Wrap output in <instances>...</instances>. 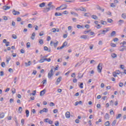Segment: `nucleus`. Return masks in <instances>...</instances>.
Masks as SVG:
<instances>
[{"instance_id": "44", "label": "nucleus", "mask_w": 126, "mask_h": 126, "mask_svg": "<svg viewBox=\"0 0 126 126\" xmlns=\"http://www.w3.org/2000/svg\"><path fill=\"white\" fill-rule=\"evenodd\" d=\"M1 66L2 67H5V63L4 62H2L1 63Z\"/></svg>"}, {"instance_id": "45", "label": "nucleus", "mask_w": 126, "mask_h": 126, "mask_svg": "<svg viewBox=\"0 0 126 126\" xmlns=\"http://www.w3.org/2000/svg\"><path fill=\"white\" fill-rule=\"evenodd\" d=\"M34 29H35V30L36 31H37V30H38V29H39V27H38V26L35 25V26H34Z\"/></svg>"}, {"instance_id": "16", "label": "nucleus", "mask_w": 126, "mask_h": 126, "mask_svg": "<svg viewBox=\"0 0 126 126\" xmlns=\"http://www.w3.org/2000/svg\"><path fill=\"white\" fill-rule=\"evenodd\" d=\"M61 5L62 7H63V8H62L61 10H63V9H65L67 7V5L66 4H64Z\"/></svg>"}, {"instance_id": "49", "label": "nucleus", "mask_w": 126, "mask_h": 126, "mask_svg": "<svg viewBox=\"0 0 126 126\" xmlns=\"http://www.w3.org/2000/svg\"><path fill=\"white\" fill-rule=\"evenodd\" d=\"M12 38L13 39H17V36L15 34H12Z\"/></svg>"}, {"instance_id": "15", "label": "nucleus", "mask_w": 126, "mask_h": 126, "mask_svg": "<svg viewBox=\"0 0 126 126\" xmlns=\"http://www.w3.org/2000/svg\"><path fill=\"white\" fill-rule=\"evenodd\" d=\"M78 105H82V101H76L75 103V106H78Z\"/></svg>"}, {"instance_id": "46", "label": "nucleus", "mask_w": 126, "mask_h": 126, "mask_svg": "<svg viewBox=\"0 0 126 126\" xmlns=\"http://www.w3.org/2000/svg\"><path fill=\"white\" fill-rule=\"evenodd\" d=\"M79 87L80 88H81V89H82V88H83V83H81L79 85Z\"/></svg>"}, {"instance_id": "20", "label": "nucleus", "mask_w": 126, "mask_h": 126, "mask_svg": "<svg viewBox=\"0 0 126 126\" xmlns=\"http://www.w3.org/2000/svg\"><path fill=\"white\" fill-rule=\"evenodd\" d=\"M70 13H71V14H72V15H74V16H77V17H78V14H77V13H75L73 11H71Z\"/></svg>"}, {"instance_id": "36", "label": "nucleus", "mask_w": 126, "mask_h": 126, "mask_svg": "<svg viewBox=\"0 0 126 126\" xmlns=\"http://www.w3.org/2000/svg\"><path fill=\"white\" fill-rule=\"evenodd\" d=\"M84 16H86V17H89L90 16V13H85L84 14Z\"/></svg>"}, {"instance_id": "27", "label": "nucleus", "mask_w": 126, "mask_h": 126, "mask_svg": "<svg viewBox=\"0 0 126 126\" xmlns=\"http://www.w3.org/2000/svg\"><path fill=\"white\" fill-rule=\"evenodd\" d=\"M3 118H4V113L2 112L0 114V119H3Z\"/></svg>"}, {"instance_id": "35", "label": "nucleus", "mask_w": 126, "mask_h": 126, "mask_svg": "<svg viewBox=\"0 0 126 126\" xmlns=\"http://www.w3.org/2000/svg\"><path fill=\"white\" fill-rule=\"evenodd\" d=\"M80 10L81 11H86V9H85V8H84V7H81L80 8Z\"/></svg>"}, {"instance_id": "29", "label": "nucleus", "mask_w": 126, "mask_h": 126, "mask_svg": "<svg viewBox=\"0 0 126 126\" xmlns=\"http://www.w3.org/2000/svg\"><path fill=\"white\" fill-rule=\"evenodd\" d=\"M39 44H40V45H43V44H44V41L42 39H39Z\"/></svg>"}, {"instance_id": "11", "label": "nucleus", "mask_w": 126, "mask_h": 126, "mask_svg": "<svg viewBox=\"0 0 126 126\" xmlns=\"http://www.w3.org/2000/svg\"><path fill=\"white\" fill-rule=\"evenodd\" d=\"M12 12L14 15H19V14H20V12L19 11H17L14 9L13 10Z\"/></svg>"}, {"instance_id": "14", "label": "nucleus", "mask_w": 126, "mask_h": 126, "mask_svg": "<svg viewBox=\"0 0 126 126\" xmlns=\"http://www.w3.org/2000/svg\"><path fill=\"white\" fill-rule=\"evenodd\" d=\"M25 66L27 67L28 66H30L31 65V61H29L28 63L26 62L25 63Z\"/></svg>"}, {"instance_id": "7", "label": "nucleus", "mask_w": 126, "mask_h": 126, "mask_svg": "<svg viewBox=\"0 0 126 126\" xmlns=\"http://www.w3.org/2000/svg\"><path fill=\"white\" fill-rule=\"evenodd\" d=\"M62 76H60L57 79V81H56V85H59V83H60V82H61V81H62Z\"/></svg>"}, {"instance_id": "53", "label": "nucleus", "mask_w": 126, "mask_h": 126, "mask_svg": "<svg viewBox=\"0 0 126 126\" xmlns=\"http://www.w3.org/2000/svg\"><path fill=\"white\" fill-rule=\"evenodd\" d=\"M42 83L44 84H47V80H44L42 81Z\"/></svg>"}, {"instance_id": "34", "label": "nucleus", "mask_w": 126, "mask_h": 126, "mask_svg": "<svg viewBox=\"0 0 126 126\" xmlns=\"http://www.w3.org/2000/svg\"><path fill=\"white\" fill-rule=\"evenodd\" d=\"M115 35H116V31L112 32L111 33V37H113V36H115Z\"/></svg>"}, {"instance_id": "25", "label": "nucleus", "mask_w": 126, "mask_h": 126, "mask_svg": "<svg viewBox=\"0 0 126 126\" xmlns=\"http://www.w3.org/2000/svg\"><path fill=\"white\" fill-rule=\"evenodd\" d=\"M23 109L22 107H19L18 113L19 114H21L22 113Z\"/></svg>"}, {"instance_id": "31", "label": "nucleus", "mask_w": 126, "mask_h": 126, "mask_svg": "<svg viewBox=\"0 0 126 126\" xmlns=\"http://www.w3.org/2000/svg\"><path fill=\"white\" fill-rule=\"evenodd\" d=\"M30 47H31V43L30 42H27V48H28V49H29V48H30Z\"/></svg>"}, {"instance_id": "13", "label": "nucleus", "mask_w": 126, "mask_h": 126, "mask_svg": "<svg viewBox=\"0 0 126 126\" xmlns=\"http://www.w3.org/2000/svg\"><path fill=\"white\" fill-rule=\"evenodd\" d=\"M65 117L66 119H69V118H70V113L68 111L66 112L65 113Z\"/></svg>"}, {"instance_id": "2", "label": "nucleus", "mask_w": 126, "mask_h": 126, "mask_svg": "<svg viewBox=\"0 0 126 126\" xmlns=\"http://www.w3.org/2000/svg\"><path fill=\"white\" fill-rule=\"evenodd\" d=\"M54 69H55V67L52 66L51 67V70L50 71V72L48 73V78H51L52 76L54 75V73H53Z\"/></svg>"}, {"instance_id": "39", "label": "nucleus", "mask_w": 126, "mask_h": 126, "mask_svg": "<svg viewBox=\"0 0 126 126\" xmlns=\"http://www.w3.org/2000/svg\"><path fill=\"white\" fill-rule=\"evenodd\" d=\"M116 124H117V120H114V121L112 123V126H115L116 125Z\"/></svg>"}, {"instance_id": "56", "label": "nucleus", "mask_w": 126, "mask_h": 126, "mask_svg": "<svg viewBox=\"0 0 126 126\" xmlns=\"http://www.w3.org/2000/svg\"><path fill=\"white\" fill-rule=\"evenodd\" d=\"M111 46L112 47V48H115V47H116V45L114 43H111Z\"/></svg>"}, {"instance_id": "18", "label": "nucleus", "mask_w": 126, "mask_h": 126, "mask_svg": "<svg viewBox=\"0 0 126 126\" xmlns=\"http://www.w3.org/2000/svg\"><path fill=\"white\" fill-rule=\"evenodd\" d=\"M104 118H105L106 120H109V119H110V115H109V114L106 113L104 116Z\"/></svg>"}, {"instance_id": "60", "label": "nucleus", "mask_w": 126, "mask_h": 126, "mask_svg": "<svg viewBox=\"0 0 126 126\" xmlns=\"http://www.w3.org/2000/svg\"><path fill=\"white\" fill-rule=\"evenodd\" d=\"M32 92H33V93H32V96H35V95H36V90L33 91Z\"/></svg>"}, {"instance_id": "38", "label": "nucleus", "mask_w": 126, "mask_h": 126, "mask_svg": "<svg viewBox=\"0 0 126 126\" xmlns=\"http://www.w3.org/2000/svg\"><path fill=\"white\" fill-rule=\"evenodd\" d=\"M111 57L113 59H115V58H116L117 57V54H116L115 53H113V54H111Z\"/></svg>"}, {"instance_id": "52", "label": "nucleus", "mask_w": 126, "mask_h": 126, "mask_svg": "<svg viewBox=\"0 0 126 126\" xmlns=\"http://www.w3.org/2000/svg\"><path fill=\"white\" fill-rule=\"evenodd\" d=\"M110 106H114V101L113 100H111L110 102Z\"/></svg>"}, {"instance_id": "6", "label": "nucleus", "mask_w": 126, "mask_h": 126, "mask_svg": "<svg viewBox=\"0 0 126 126\" xmlns=\"http://www.w3.org/2000/svg\"><path fill=\"white\" fill-rule=\"evenodd\" d=\"M48 108H44L42 110L39 111L40 114H43V113H48Z\"/></svg>"}, {"instance_id": "21", "label": "nucleus", "mask_w": 126, "mask_h": 126, "mask_svg": "<svg viewBox=\"0 0 126 126\" xmlns=\"http://www.w3.org/2000/svg\"><path fill=\"white\" fill-rule=\"evenodd\" d=\"M10 60H11V58H10V57H8L6 58V63L7 64H8V63H9V61H10Z\"/></svg>"}, {"instance_id": "1", "label": "nucleus", "mask_w": 126, "mask_h": 126, "mask_svg": "<svg viewBox=\"0 0 126 126\" xmlns=\"http://www.w3.org/2000/svg\"><path fill=\"white\" fill-rule=\"evenodd\" d=\"M103 63H99L97 65V71L99 73H101L102 72V69L103 68Z\"/></svg>"}, {"instance_id": "12", "label": "nucleus", "mask_w": 126, "mask_h": 126, "mask_svg": "<svg viewBox=\"0 0 126 126\" xmlns=\"http://www.w3.org/2000/svg\"><path fill=\"white\" fill-rule=\"evenodd\" d=\"M46 93V89L41 91L40 93V96H44Z\"/></svg>"}, {"instance_id": "10", "label": "nucleus", "mask_w": 126, "mask_h": 126, "mask_svg": "<svg viewBox=\"0 0 126 126\" xmlns=\"http://www.w3.org/2000/svg\"><path fill=\"white\" fill-rule=\"evenodd\" d=\"M52 4H53V2H50L47 5L48 6H49L51 9H53L55 7Z\"/></svg>"}, {"instance_id": "43", "label": "nucleus", "mask_w": 126, "mask_h": 126, "mask_svg": "<svg viewBox=\"0 0 126 126\" xmlns=\"http://www.w3.org/2000/svg\"><path fill=\"white\" fill-rule=\"evenodd\" d=\"M12 94H15V93H16L15 88L12 89Z\"/></svg>"}, {"instance_id": "26", "label": "nucleus", "mask_w": 126, "mask_h": 126, "mask_svg": "<svg viewBox=\"0 0 126 126\" xmlns=\"http://www.w3.org/2000/svg\"><path fill=\"white\" fill-rule=\"evenodd\" d=\"M45 5H46V3L45 2H42L39 4L40 7H44Z\"/></svg>"}, {"instance_id": "59", "label": "nucleus", "mask_w": 126, "mask_h": 126, "mask_svg": "<svg viewBox=\"0 0 126 126\" xmlns=\"http://www.w3.org/2000/svg\"><path fill=\"white\" fill-rule=\"evenodd\" d=\"M121 117H122V115L121 114H119L118 116L116 117V119H120V118H121Z\"/></svg>"}, {"instance_id": "64", "label": "nucleus", "mask_w": 126, "mask_h": 126, "mask_svg": "<svg viewBox=\"0 0 126 126\" xmlns=\"http://www.w3.org/2000/svg\"><path fill=\"white\" fill-rule=\"evenodd\" d=\"M63 14H68V12H67V11H64L63 12Z\"/></svg>"}, {"instance_id": "9", "label": "nucleus", "mask_w": 126, "mask_h": 126, "mask_svg": "<svg viewBox=\"0 0 126 126\" xmlns=\"http://www.w3.org/2000/svg\"><path fill=\"white\" fill-rule=\"evenodd\" d=\"M80 39H85V40H87L89 39V36L88 35H83L80 36Z\"/></svg>"}, {"instance_id": "61", "label": "nucleus", "mask_w": 126, "mask_h": 126, "mask_svg": "<svg viewBox=\"0 0 126 126\" xmlns=\"http://www.w3.org/2000/svg\"><path fill=\"white\" fill-rule=\"evenodd\" d=\"M14 101V100L13 98H11V99H10V100H9V102H10V103H13Z\"/></svg>"}, {"instance_id": "63", "label": "nucleus", "mask_w": 126, "mask_h": 126, "mask_svg": "<svg viewBox=\"0 0 126 126\" xmlns=\"http://www.w3.org/2000/svg\"><path fill=\"white\" fill-rule=\"evenodd\" d=\"M53 113H54V114H57V113H58V109H54V110H53Z\"/></svg>"}, {"instance_id": "41", "label": "nucleus", "mask_w": 126, "mask_h": 126, "mask_svg": "<svg viewBox=\"0 0 126 126\" xmlns=\"http://www.w3.org/2000/svg\"><path fill=\"white\" fill-rule=\"evenodd\" d=\"M77 28H78V29H80V28H83V26H81L80 25H77Z\"/></svg>"}, {"instance_id": "55", "label": "nucleus", "mask_w": 126, "mask_h": 126, "mask_svg": "<svg viewBox=\"0 0 126 126\" xmlns=\"http://www.w3.org/2000/svg\"><path fill=\"white\" fill-rule=\"evenodd\" d=\"M94 63H96V61H95V60H92V61H91L90 63L92 64Z\"/></svg>"}, {"instance_id": "28", "label": "nucleus", "mask_w": 126, "mask_h": 126, "mask_svg": "<svg viewBox=\"0 0 126 126\" xmlns=\"http://www.w3.org/2000/svg\"><path fill=\"white\" fill-rule=\"evenodd\" d=\"M29 113H30L29 110H26V114L27 118H28V117H29Z\"/></svg>"}, {"instance_id": "24", "label": "nucleus", "mask_w": 126, "mask_h": 126, "mask_svg": "<svg viewBox=\"0 0 126 126\" xmlns=\"http://www.w3.org/2000/svg\"><path fill=\"white\" fill-rule=\"evenodd\" d=\"M96 8H97V9H98L99 10H101V11L102 12H104V11L105 10L104 9H102V8L101 7H100L99 6H97Z\"/></svg>"}, {"instance_id": "37", "label": "nucleus", "mask_w": 126, "mask_h": 126, "mask_svg": "<svg viewBox=\"0 0 126 126\" xmlns=\"http://www.w3.org/2000/svg\"><path fill=\"white\" fill-rule=\"evenodd\" d=\"M104 125L105 126H110V122L109 121H107L105 123Z\"/></svg>"}, {"instance_id": "4", "label": "nucleus", "mask_w": 126, "mask_h": 126, "mask_svg": "<svg viewBox=\"0 0 126 126\" xmlns=\"http://www.w3.org/2000/svg\"><path fill=\"white\" fill-rule=\"evenodd\" d=\"M67 46V42L64 41L61 47H57V50H62V49H63V48H64L65 47H66Z\"/></svg>"}, {"instance_id": "32", "label": "nucleus", "mask_w": 126, "mask_h": 126, "mask_svg": "<svg viewBox=\"0 0 126 126\" xmlns=\"http://www.w3.org/2000/svg\"><path fill=\"white\" fill-rule=\"evenodd\" d=\"M92 18H93V19H95V20H96V19H97L98 18V17H97V16H96V15H93L92 16Z\"/></svg>"}, {"instance_id": "22", "label": "nucleus", "mask_w": 126, "mask_h": 126, "mask_svg": "<svg viewBox=\"0 0 126 126\" xmlns=\"http://www.w3.org/2000/svg\"><path fill=\"white\" fill-rule=\"evenodd\" d=\"M55 15V16H62V15H63V14L60 12H56Z\"/></svg>"}, {"instance_id": "8", "label": "nucleus", "mask_w": 126, "mask_h": 126, "mask_svg": "<svg viewBox=\"0 0 126 126\" xmlns=\"http://www.w3.org/2000/svg\"><path fill=\"white\" fill-rule=\"evenodd\" d=\"M83 63H84V61H81L80 62H78L75 65V67H77V66H80V65H81V64H82Z\"/></svg>"}, {"instance_id": "48", "label": "nucleus", "mask_w": 126, "mask_h": 126, "mask_svg": "<svg viewBox=\"0 0 126 126\" xmlns=\"http://www.w3.org/2000/svg\"><path fill=\"white\" fill-rule=\"evenodd\" d=\"M113 76L114 77H117V74H118L117 73V72L115 71L113 72Z\"/></svg>"}, {"instance_id": "17", "label": "nucleus", "mask_w": 126, "mask_h": 126, "mask_svg": "<svg viewBox=\"0 0 126 126\" xmlns=\"http://www.w3.org/2000/svg\"><path fill=\"white\" fill-rule=\"evenodd\" d=\"M10 8V6H4L3 7V10H7L8 9H9Z\"/></svg>"}, {"instance_id": "42", "label": "nucleus", "mask_w": 126, "mask_h": 126, "mask_svg": "<svg viewBox=\"0 0 126 126\" xmlns=\"http://www.w3.org/2000/svg\"><path fill=\"white\" fill-rule=\"evenodd\" d=\"M107 22L112 23V22H113V20L112 19H107Z\"/></svg>"}, {"instance_id": "5", "label": "nucleus", "mask_w": 126, "mask_h": 126, "mask_svg": "<svg viewBox=\"0 0 126 126\" xmlns=\"http://www.w3.org/2000/svg\"><path fill=\"white\" fill-rule=\"evenodd\" d=\"M53 44L54 46V48H57V46H58V44H59V41L56 40V42L54 43V42H53V41H51L50 45H51V47H52V46H53V45H53Z\"/></svg>"}, {"instance_id": "23", "label": "nucleus", "mask_w": 126, "mask_h": 126, "mask_svg": "<svg viewBox=\"0 0 126 126\" xmlns=\"http://www.w3.org/2000/svg\"><path fill=\"white\" fill-rule=\"evenodd\" d=\"M100 23L102 25H107V22L105 21H103V20L100 21Z\"/></svg>"}, {"instance_id": "51", "label": "nucleus", "mask_w": 126, "mask_h": 126, "mask_svg": "<svg viewBox=\"0 0 126 126\" xmlns=\"http://www.w3.org/2000/svg\"><path fill=\"white\" fill-rule=\"evenodd\" d=\"M28 27L29 28H32L33 27V26L31 24H29L28 25Z\"/></svg>"}, {"instance_id": "54", "label": "nucleus", "mask_w": 126, "mask_h": 126, "mask_svg": "<svg viewBox=\"0 0 126 126\" xmlns=\"http://www.w3.org/2000/svg\"><path fill=\"white\" fill-rule=\"evenodd\" d=\"M115 72H116V73H117V74H121V71H120V70H117Z\"/></svg>"}, {"instance_id": "62", "label": "nucleus", "mask_w": 126, "mask_h": 126, "mask_svg": "<svg viewBox=\"0 0 126 126\" xmlns=\"http://www.w3.org/2000/svg\"><path fill=\"white\" fill-rule=\"evenodd\" d=\"M8 71L10 72H13V70L12 69V68H10L8 69Z\"/></svg>"}, {"instance_id": "58", "label": "nucleus", "mask_w": 126, "mask_h": 126, "mask_svg": "<svg viewBox=\"0 0 126 126\" xmlns=\"http://www.w3.org/2000/svg\"><path fill=\"white\" fill-rule=\"evenodd\" d=\"M76 124H79V123H80V121L78 119H76L75 121Z\"/></svg>"}, {"instance_id": "40", "label": "nucleus", "mask_w": 126, "mask_h": 126, "mask_svg": "<svg viewBox=\"0 0 126 126\" xmlns=\"http://www.w3.org/2000/svg\"><path fill=\"white\" fill-rule=\"evenodd\" d=\"M118 22L119 23V25H122V24H123V23H124V20H120Z\"/></svg>"}, {"instance_id": "57", "label": "nucleus", "mask_w": 126, "mask_h": 126, "mask_svg": "<svg viewBox=\"0 0 126 126\" xmlns=\"http://www.w3.org/2000/svg\"><path fill=\"white\" fill-rule=\"evenodd\" d=\"M110 6L111 7H115V6H116L115 5V4L114 3H110Z\"/></svg>"}, {"instance_id": "50", "label": "nucleus", "mask_w": 126, "mask_h": 126, "mask_svg": "<svg viewBox=\"0 0 126 126\" xmlns=\"http://www.w3.org/2000/svg\"><path fill=\"white\" fill-rule=\"evenodd\" d=\"M4 75V73L3 71H1L0 72V76H3Z\"/></svg>"}, {"instance_id": "33", "label": "nucleus", "mask_w": 126, "mask_h": 126, "mask_svg": "<svg viewBox=\"0 0 126 126\" xmlns=\"http://www.w3.org/2000/svg\"><path fill=\"white\" fill-rule=\"evenodd\" d=\"M122 17L123 18V19H126V13H123L122 15Z\"/></svg>"}, {"instance_id": "19", "label": "nucleus", "mask_w": 126, "mask_h": 126, "mask_svg": "<svg viewBox=\"0 0 126 126\" xmlns=\"http://www.w3.org/2000/svg\"><path fill=\"white\" fill-rule=\"evenodd\" d=\"M35 36H36V33H35V32H33L31 37V39H32V40H34Z\"/></svg>"}, {"instance_id": "30", "label": "nucleus", "mask_w": 126, "mask_h": 126, "mask_svg": "<svg viewBox=\"0 0 126 126\" xmlns=\"http://www.w3.org/2000/svg\"><path fill=\"white\" fill-rule=\"evenodd\" d=\"M46 60H47V59H46L45 58L40 59V60H39V63H44V62H45V61H46Z\"/></svg>"}, {"instance_id": "47", "label": "nucleus", "mask_w": 126, "mask_h": 126, "mask_svg": "<svg viewBox=\"0 0 126 126\" xmlns=\"http://www.w3.org/2000/svg\"><path fill=\"white\" fill-rule=\"evenodd\" d=\"M55 125L56 126H59L60 125V123H59V121H56L55 123Z\"/></svg>"}, {"instance_id": "3", "label": "nucleus", "mask_w": 126, "mask_h": 126, "mask_svg": "<svg viewBox=\"0 0 126 126\" xmlns=\"http://www.w3.org/2000/svg\"><path fill=\"white\" fill-rule=\"evenodd\" d=\"M108 31H110V28H105L104 30H100L99 32L100 34L105 35Z\"/></svg>"}]
</instances>
